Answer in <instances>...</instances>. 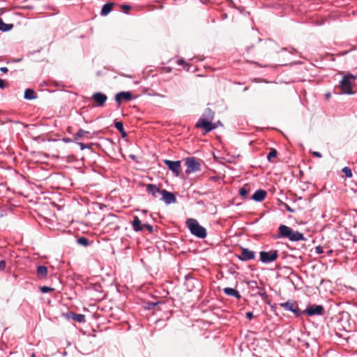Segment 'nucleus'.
Wrapping results in <instances>:
<instances>
[{
	"label": "nucleus",
	"mask_w": 357,
	"mask_h": 357,
	"mask_svg": "<svg viewBox=\"0 0 357 357\" xmlns=\"http://www.w3.org/2000/svg\"><path fill=\"white\" fill-rule=\"evenodd\" d=\"M213 119L214 112L210 108H206L197 122L195 127L203 128L204 134L208 133L216 128L215 124L212 123Z\"/></svg>",
	"instance_id": "1"
},
{
	"label": "nucleus",
	"mask_w": 357,
	"mask_h": 357,
	"mask_svg": "<svg viewBox=\"0 0 357 357\" xmlns=\"http://www.w3.org/2000/svg\"><path fill=\"white\" fill-rule=\"evenodd\" d=\"M278 238H287L291 241H299L305 240L304 235L298 231H293L289 227L282 225L279 227Z\"/></svg>",
	"instance_id": "2"
},
{
	"label": "nucleus",
	"mask_w": 357,
	"mask_h": 357,
	"mask_svg": "<svg viewBox=\"0 0 357 357\" xmlns=\"http://www.w3.org/2000/svg\"><path fill=\"white\" fill-rule=\"evenodd\" d=\"M186 226L191 234L199 238H204L207 236L206 229L199 225L196 219L189 218L186 220Z\"/></svg>",
	"instance_id": "3"
},
{
	"label": "nucleus",
	"mask_w": 357,
	"mask_h": 357,
	"mask_svg": "<svg viewBox=\"0 0 357 357\" xmlns=\"http://www.w3.org/2000/svg\"><path fill=\"white\" fill-rule=\"evenodd\" d=\"M357 78L356 76L352 74L345 75L340 82V87L342 92L345 94H353L354 92L351 89V80H355Z\"/></svg>",
	"instance_id": "4"
},
{
	"label": "nucleus",
	"mask_w": 357,
	"mask_h": 357,
	"mask_svg": "<svg viewBox=\"0 0 357 357\" xmlns=\"http://www.w3.org/2000/svg\"><path fill=\"white\" fill-rule=\"evenodd\" d=\"M278 251L276 250H272L270 251H261L259 252L260 261L263 264H270L275 261L278 258Z\"/></svg>",
	"instance_id": "5"
},
{
	"label": "nucleus",
	"mask_w": 357,
	"mask_h": 357,
	"mask_svg": "<svg viewBox=\"0 0 357 357\" xmlns=\"http://www.w3.org/2000/svg\"><path fill=\"white\" fill-rule=\"evenodd\" d=\"M280 305L285 310L292 312L296 317H301L303 314L302 311L300 310L296 302L288 301L285 303H282Z\"/></svg>",
	"instance_id": "6"
},
{
	"label": "nucleus",
	"mask_w": 357,
	"mask_h": 357,
	"mask_svg": "<svg viewBox=\"0 0 357 357\" xmlns=\"http://www.w3.org/2000/svg\"><path fill=\"white\" fill-rule=\"evenodd\" d=\"M185 165L187 174L195 172L200 169V163L195 158H188L185 160Z\"/></svg>",
	"instance_id": "7"
},
{
	"label": "nucleus",
	"mask_w": 357,
	"mask_h": 357,
	"mask_svg": "<svg viewBox=\"0 0 357 357\" xmlns=\"http://www.w3.org/2000/svg\"><path fill=\"white\" fill-rule=\"evenodd\" d=\"M324 312V308L322 305H309L305 310L302 311L303 314H306L308 316L312 317L315 315H322Z\"/></svg>",
	"instance_id": "8"
},
{
	"label": "nucleus",
	"mask_w": 357,
	"mask_h": 357,
	"mask_svg": "<svg viewBox=\"0 0 357 357\" xmlns=\"http://www.w3.org/2000/svg\"><path fill=\"white\" fill-rule=\"evenodd\" d=\"M146 191L151 195L153 198L157 199L162 195V190L155 184L146 185Z\"/></svg>",
	"instance_id": "9"
},
{
	"label": "nucleus",
	"mask_w": 357,
	"mask_h": 357,
	"mask_svg": "<svg viewBox=\"0 0 357 357\" xmlns=\"http://www.w3.org/2000/svg\"><path fill=\"white\" fill-rule=\"evenodd\" d=\"M92 99L96 102V107H102L107 100V96L102 92H96L92 96Z\"/></svg>",
	"instance_id": "10"
},
{
	"label": "nucleus",
	"mask_w": 357,
	"mask_h": 357,
	"mask_svg": "<svg viewBox=\"0 0 357 357\" xmlns=\"http://www.w3.org/2000/svg\"><path fill=\"white\" fill-rule=\"evenodd\" d=\"M164 163L176 176H178L181 168V161L165 160Z\"/></svg>",
	"instance_id": "11"
},
{
	"label": "nucleus",
	"mask_w": 357,
	"mask_h": 357,
	"mask_svg": "<svg viewBox=\"0 0 357 357\" xmlns=\"http://www.w3.org/2000/svg\"><path fill=\"white\" fill-rule=\"evenodd\" d=\"M255 255L253 251L245 248H241V254L237 256V257L241 261H248L250 259H255Z\"/></svg>",
	"instance_id": "12"
},
{
	"label": "nucleus",
	"mask_w": 357,
	"mask_h": 357,
	"mask_svg": "<svg viewBox=\"0 0 357 357\" xmlns=\"http://www.w3.org/2000/svg\"><path fill=\"white\" fill-rule=\"evenodd\" d=\"M160 199L166 204H170L176 202L175 195L166 190H162Z\"/></svg>",
	"instance_id": "13"
},
{
	"label": "nucleus",
	"mask_w": 357,
	"mask_h": 357,
	"mask_svg": "<svg viewBox=\"0 0 357 357\" xmlns=\"http://www.w3.org/2000/svg\"><path fill=\"white\" fill-rule=\"evenodd\" d=\"M132 98V95L130 91H121L116 94L115 101L121 104L123 100L130 101Z\"/></svg>",
	"instance_id": "14"
},
{
	"label": "nucleus",
	"mask_w": 357,
	"mask_h": 357,
	"mask_svg": "<svg viewBox=\"0 0 357 357\" xmlns=\"http://www.w3.org/2000/svg\"><path fill=\"white\" fill-rule=\"evenodd\" d=\"M267 195V192L264 190H257L252 196V199L256 202H262Z\"/></svg>",
	"instance_id": "15"
},
{
	"label": "nucleus",
	"mask_w": 357,
	"mask_h": 357,
	"mask_svg": "<svg viewBox=\"0 0 357 357\" xmlns=\"http://www.w3.org/2000/svg\"><path fill=\"white\" fill-rule=\"evenodd\" d=\"M69 319H72L73 320L79 322V323H84L86 321L85 316L82 314H76L75 312H70L67 314Z\"/></svg>",
	"instance_id": "16"
},
{
	"label": "nucleus",
	"mask_w": 357,
	"mask_h": 357,
	"mask_svg": "<svg viewBox=\"0 0 357 357\" xmlns=\"http://www.w3.org/2000/svg\"><path fill=\"white\" fill-rule=\"evenodd\" d=\"M37 275L40 280L45 279L47 275V268L45 266H39L37 268Z\"/></svg>",
	"instance_id": "17"
},
{
	"label": "nucleus",
	"mask_w": 357,
	"mask_h": 357,
	"mask_svg": "<svg viewBox=\"0 0 357 357\" xmlns=\"http://www.w3.org/2000/svg\"><path fill=\"white\" fill-rule=\"evenodd\" d=\"M223 291L226 295L233 296L236 298H240L241 297L240 293L237 290L231 287L225 288Z\"/></svg>",
	"instance_id": "18"
},
{
	"label": "nucleus",
	"mask_w": 357,
	"mask_h": 357,
	"mask_svg": "<svg viewBox=\"0 0 357 357\" xmlns=\"http://www.w3.org/2000/svg\"><path fill=\"white\" fill-rule=\"evenodd\" d=\"M132 227H133V229L135 231H142L143 229V227L142 226V222L137 216H135L134 218V220L132 222Z\"/></svg>",
	"instance_id": "19"
},
{
	"label": "nucleus",
	"mask_w": 357,
	"mask_h": 357,
	"mask_svg": "<svg viewBox=\"0 0 357 357\" xmlns=\"http://www.w3.org/2000/svg\"><path fill=\"white\" fill-rule=\"evenodd\" d=\"M24 98L26 100H33L36 98V93L33 89H26L24 91Z\"/></svg>",
	"instance_id": "20"
},
{
	"label": "nucleus",
	"mask_w": 357,
	"mask_h": 357,
	"mask_svg": "<svg viewBox=\"0 0 357 357\" xmlns=\"http://www.w3.org/2000/svg\"><path fill=\"white\" fill-rule=\"evenodd\" d=\"M13 28V24H6L0 17V31L3 32L8 31Z\"/></svg>",
	"instance_id": "21"
},
{
	"label": "nucleus",
	"mask_w": 357,
	"mask_h": 357,
	"mask_svg": "<svg viewBox=\"0 0 357 357\" xmlns=\"http://www.w3.org/2000/svg\"><path fill=\"white\" fill-rule=\"evenodd\" d=\"M112 3H105L103 5L100 14L102 16L108 15L112 10Z\"/></svg>",
	"instance_id": "22"
},
{
	"label": "nucleus",
	"mask_w": 357,
	"mask_h": 357,
	"mask_svg": "<svg viewBox=\"0 0 357 357\" xmlns=\"http://www.w3.org/2000/svg\"><path fill=\"white\" fill-rule=\"evenodd\" d=\"M114 126L120 132L122 137H126L127 134L123 129V124L121 121H116L114 123Z\"/></svg>",
	"instance_id": "23"
},
{
	"label": "nucleus",
	"mask_w": 357,
	"mask_h": 357,
	"mask_svg": "<svg viewBox=\"0 0 357 357\" xmlns=\"http://www.w3.org/2000/svg\"><path fill=\"white\" fill-rule=\"evenodd\" d=\"M78 244L83 246H88L89 245V241L86 237H80L77 239Z\"/></svg>",
	"instance_id": "24"
},
{
	"label": "nucleus",
	"mask_w": 357,
	"mask_h": 357,
	"mask_svg": "<svg viewBox=\"0 0 357 357\" xmlns=\"http://www.w3.org/2000/svg\"><path fill=\"white\" fill-rule=\"evenodd\" d=\"M89 132L86 131L83 129H79L75 135V140H77L78 138H81L84 137L86 134H88Z\"/></svg>",
	"instance_id": "25"
},
{
	"label": "nucleus",
	"mask_w": 357,
	"mask_h": 357,
	"mask_svg": "<svg viewBox=\"0 0 357 357\" xmlns=\"http://www.w3.org/2000/svg\"><path fill=\"white\" fill-rule=\"evenodd\" d=\"M342 172L345 174V176L347 178H351L352 176H353L351 169L349 167H344L342 169Z\"/></svg>",
	"instance_id": "26"
},
{
	"label": "nucleus",
	"mask_w": 357,
	"mask_h": 357,
	"mask_svg": "<svg viewBox=\"0 0 357 357\" xmlns=\"http://www.w3.org/2000/svg\"><path fill=\"white\" fill-rule=\"evenodd\" d=\"M277 153H278L275 149L271 150L267 155V160L271 162L273 158H274L277 156Z\"/></svg>",
	"instance_id": "27"
},
{
	"label": "nucleus",
	"mask_w": 357,
	"mask_h": 357,
	"mask_svg": "<svg viewBox=\"0 0 357 357\" xmlns=\"http://www.w3.org/2000/svg\"><path fill=\"white\" fill-rule=\"evenodd\" d=\"M78 145L80 146V149L81 150H84L86 149H91V147L93 146V144L92 143H89V144H84V143H82V142H77Z\"/></svg>",
	"instance_id": "28"
},
{
	"label": "nucleus",
	"mask_w": 357,
	"mask_h": 357,
	"mask_svg": "<svg viewBox=\"0 0 357 357\" xmlns=\"http://www.w3.org/2000/svg\"><path fill=\"white\" fill-rule=\"evenodd\" d=\"M40 291L43 294L48 293L53 290L52 288L47 287V286H43L40 287Z\"/></svg>",
	"instance_id": "29"
},
{
	"label": "nucleus",
	"mask_w": 357,
	"mask_h": 357,
	"mask_svg": "<svg viewBox=\"0 0 357 357\" xmlns=\"http://www.w3.org/2000/svg\"><path fill=\"white\" fill-rule=\"evenodd\" d=\"M248 193V190L245 187H243L239 190V195L242 197L247 195Z\"/></svg>",
	"instance_id": "30"
},
{
	"label": "nucleus",
	"mask_w": 357,
	"mask_h": 357,
	"mask_svg": "<svg viewBox=\"0 0 357 357\" xmlns=\"http://www.w3.org/2000/svg\"><path fill=\"white\" fill-rule=\"evenodd\" d=\"M177 64L178 65H183V66H188L189 65L188 63H185V60L183 59V58H181V59H178L177 60ZM185 68V66H184V68Z\"/></svg>",
	"instance_id": "31"
},
{
	"label": "nucleus",
	"mask_w": 357,
	"mask_h": 357,
	"mask_svg": "<svg viewBox=\"0 0 357 357\" xmlns=\"http://www.w3.org/2000/svg\"><path fill=\"white\" fill-rule=\"evenodd\" d=\"M315 250L317 254H321L324 252V249L321 246H317L315 248Z\"/></svg>",
	"instance_id": "32"
},
{
	"label": "nucleus",
	"mask_w": 357,
	"mask_h": 357,
	"mask_svg": "<svg viewBox=\"0 0 357 357\" xmlns=\"http://www.w3.org/2000/svg\"><path fill=\"white\" fill-rule=\"evenodd\" d=\"M6 268V261L4 260L0 261V271H3Z\"/></svg>",
	"instance_id": "33"
},
{
	"label": "nucleus",
	"mask_w": 357,
	"mask_h": 357,
	"mask_svg": "<svg viewBox=\"0 0 357 357\" xmlns=\"http://www.w3.org/2000/svg\"><path fill=\"white\" fill-rule=\"evenodd\" d=\"M144 227L150 232H153V227L149 224L144 225Z\"/></svg>",
	"instance_id": "34"
},
{
	"label": "nucleus",
	"mask_w": 357,
	"mask_h": 357,
	"mask_svg": "<svg viewBox=\"0 0 357 357\" xmlns=\"http://www.w3.org/2000/svg\"><path fill=\"white\" fill-rule=\"evenodd\" d=\"M62 141L65 143H70L73 142V140L69 137H64L62 139Z\"/></svg>",
	"instance_id": "35"
},
{
	"label": "nucleus",
	"mask_w": 357,
	"mask_h": 357,
	"mask_svg": "<svg viewBox=\"0 0 357 357\" xmlns=\"http://www.w3.org/2000/svg\"><path fill=\"white\" fill-rule=\"evenodd\" d=\"M245 317L248 319H252L253 318V314L252 312H248L246 314H245Z\"/></svg>",
	"instance_id": "36"
},
{
	"label": "nucleus",
	"mask_w": 357,
	"mask_h": 357,
	"mask_svg": "<svg viewBox=\"0 0 357 357\" xmlns=\"http://www.w3.org/2000/svg\"><path fill=\"white\" fill-rule=\"evenodd\" d=\"M312 155L315 157H317V158H321L322 157V155L320 152H318V151H314L312 153Z\"/></svg>",
	"instance_id": "37"
},
{
	"label": "nucleus",
	"mask_w": 357,
	"mask_h": 357,
	"mask_svg": "<svg viewBox=\"0 0 357 357\" xmlns=\"http://www.w3.org/2000/svg\"><path fill=\"white\" fill-rule=\"evenodd\" d=\"M286 210L289 212L293 213L294 211L287 204H284Z\"/></svg>",
	"instance_id": "38"
},
{
	"label": "nucleus",
	"mask_w": 357,
	"mask_h": 357,
	"mask_svg": "<svg viewBox=\"0 0 357 357\" xmlns=\"http://www.w3.org/2000/svg\"><path fill=\"white\" fill-rule=\"evenodd\" d=\"M0 71L3 73H6L8 71V69L6 67H1L0 68Z\"/></svg>",
	"instance_id": "39"
},
{
	"label": "nucleus",
	"mask_w": 357,
	"mask_h": 357,
	"mask_svg": "<svg viewBox=\"0 0 357 357\" xmlns=\"http://www.w3.org/2000/svg\"><path fill=\"white\" fill-rule=\"evenodd\" d=\"M6 86L5 82L3 79H0V89H4Z\"/></svg>",
	"instance_id": "40"
},
{
	"label": "nucleus",
	"mask_w": 357,
	"mask_h": 357,
	"mask_svg": "<svg viewBox=\"0 0 357 357\" xmlns=\"http://www.w3.org/2000/svg\"><path fill=\"white\" fill-rule=\"evenodd\" d=\"M122 8L124 10H129L130 8V6L128 5H123Z\"/></svg>",
	"instance_id": "41"
},
{
	"label": "nucleus",
	"mask_w": 357,
	"mask_h": 357,
	"mask_svg": "<svg viewBox=\"0 0 357 357\" xmlns=\"http://www.w3.org/2000/svg\"><path fill=\"white\" fill-rule=\"evenodd\" d=\"M330 96V94H326V98H328Z\"/></svg>",
	"instance_id": "42"
},
{
	"label": "nucleus",
	"mask_w": 357,
	"mask_h": 357,
	"mask_svg": "<svg viewBox=\"0 0 357 357\" xmlns=\"http://www.w3.org/2000/svg\"><path fill=\"white\" fill-rule=\"evenodd\" d=\"M32 357H35V355H34V354H33V355H32Z\"/></svg>",
	"instance_id": "43"
}]
</instances>
